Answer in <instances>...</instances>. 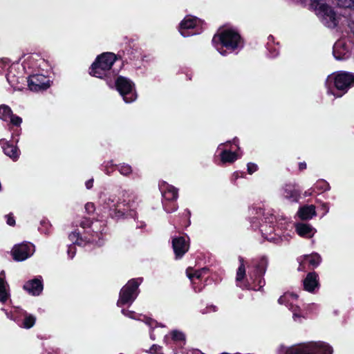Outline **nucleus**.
<instances>
[{"mask_svg":"<svg viewBox=\"0 0 354 354\" xmlns=\"http://www.w3.org/2000/svg\"><path fill=\"white\" fill-rule=\"evenodd\" d=\"M116 60L115 54L112 53H104L97 57L95 62L92 64L90 69V74L100 79H105L108 84L112 81V77L115 73L111 71V66Z\"/></svg>","mask_w":354,"mask_h":354,"instance_id":"nucleus-3","label":"nucleus"},{"mask_svg":"<svg viewBox=\"0 0 354 354\" xmlns=\"http://www.w3.org/2000/svg\"><path fill=\"white\" fill-rule=\"evenodd\" d=\"M297 295L294 293L286 292L279 297L278 302L280 304L285 305L292 312V317L295 322H300L303 316L300 313V308L297 304Z\"/></svg>","mask_w":354,"mask_h":354,"instance_id":"nucleus-9","label":"nucleus"},{"mask_svg":"<svg viewBox=\"0 0 354 354\" xmlns=\"http://www.w3.org/2000/svg\"><path fill=\"white\" fill-rule=\"evenodd\" d=\"M233 143H234V145H237V146H238V144H237V140H236V139H234V140H233Z\"/></svg>","mask_w":354,"mask_h":354,"instance_id":"nucleus-51","label":"nucleus"},{"mask_svg":"<svg viewBox=\"0 0 354 354\" xmlns=\"http://www.w3.org/2000/svg\"><path fill=\"white\" fill-rule=\"evenodd\" d=\"M283 196L292 202L298 201L300 192L293 185H286L282 189Z\"/></svg>","mask_w":354,"mask_h":354,"instance_id":"nucleus-22","label":"nucleus"},{"mask_svg":"<svg viewBox=\"0 0 354 354\" xmlns=\"http://www.w3.org/2000/svg\"><path fill=\"white\" fill-rule=\"evenodd\" d=\"M118 171L123 176H128L132 172V169L130 165L122 164L118 165Z\"/></svg>","mask_w":354,"mask_h":354,"instance_id":"nucleus-32","label":"nucleus"},{"mask_svg":"<svg viewBox=\"0 0 354 354\" xmlns=\"http://www.w3.org/2000/svg\"><path fill=\"white\" fill-rule=\"evenodd\" d=\"M304 259L308 261L309 264L313 267L318 266L322 261V258L317 253H313L310 255H305Z\"/></svg>","mask_w":354,"mask_h":354,"instance_id":"nucleus-29","label":"nucleus"},{"mask_svg":"<svg viewBox=\"0 0 354 354\" xmlns=\"http://www.w3.org/2000/svg\"><path fill=\"white\" fill-rule=\"evenodd\" d=\"M24 288L32 295H39L43 290V284L40 279H34L27 281Z\"/></svg>","mask_w":354,"mask_h":354,"instance_id":"nucleus-17","label":"nucleus"},{"mask_svg":"<svg viewBox=\"0 0 354 354\" xmlns=\"http://www.w3.org/2000/svg\"><path fill=\"white\" fill-rule=\"evenodd\" d=\"M171 201L163 202V207L166 212L171 213L175 212L178 207L176 204L170 203Z\"/></svg>","mask_w":354,"mask_h":354,"instance_id":"nucleus-34","label":"nucleus"},{"mask_svg":"<svg viewBox=\"0 0 354 354\" xmlns=\"http://www.w3.org/2000/svg\"><path fill=\"white\" fill-rule=\"evenodd\" d=\"M205 272V269L194 270L192 268H189L186 270L187 276L191 281H193L194 278L198 279H201L202 277L203 274Z\"/></svg>","mask_w":354,"mask_h":354,"instance_id":"nucleus-30","label":"nucleus"},{"mask_svg":"<svg viewBox=\"0 0 354 354\" xmlns=\"http://www.w3.org/2000/svg\"><path fill=\"white\" fill-rule=\"evenodd\" d=\"M13 69V67L12 66L8 72V73L6 75V78H7V80L8 82L10 84H14L15 82V75H12V72L11 71Z\"/></svg>","mask_w":354,"mask_h":354,"instance_id":"nucleus-42","label":"nucleus"},{"mask_svg":"<svg viewBox=\"0 0 354 354\" xmlns=\"http://www.w3.org/2000/svg\"><path fill=\"white\" fill-rule=\"evenodd\" d=\"M10 298V287L6 280V274L3 270L0 272V301L6 302Z\"/></svg>","mask_w":354,"mask_h":354,"instance_id":"nucleus-18","label":"nucleus"},{"mask_svg":"<svg viewBox=\"0 0 354 354\" xmlns=\"http://www.w3.org/2000/svg\"><path fill=\"white\" fill-rule=\"evenodd\" d=\"M141 279H131L121 289L117 305L122 307L124 305H131L138 295V286Z\"/></svg>","mask_w":354,"mask_h":354,"instance_id":"nucleus-7","label":"nucleus"},{"mask_svg":"<svg viewBox=\"0 0 354 354\" xmlns=\"http://www.w3.org/2000/svg\"><path fill=\"white\" fill-rule=\"evenodd\" d=\"M211 311H213V312L216 311V307L214 306H210L209 307H207L206 310L205 311H203V313H207Z\"/></svg>","mask_w":354,"mask_h":354,"instance_id":"nucleus-46","label":"nucleus"},{"mask_svg":"<svg viewBox=\"0 0 354 354\" xmlns=\"http://www.w3.org/2000/svg\"><path fill=\"white\" fill-rule=\"evenodd\" d=\"M322 207H323L324 209L326 210V213H327L328 212V205L324 203L322 205Z\"/></svg>","mask_w":354,"mask_h":354,"instance_id":"nucleus-49","label":"nucleus"},{"mask_svg":"<svg viewBox=\"0 0 354 354\" xmlns=\"http://www.w3.org/2000/svg\"><path fill=\"white\" fill-rule=\"evenodd\" d=\"M35 252V246L30 243L15 245L12 251V255L15 261H24Z\"/></svg>","mask_w":354,"mask_h":354,"instance_id":"nucleus-10","label":"nucleus"},{"mask_svg":"<svg viewBox=\"0 0 354 354\" xmlns=\"http://www.w3.org/2000/svg\"><path fill=\"white\" fill-rule=\"evenodd\" d=\"M338 5L342 7H351L353 5L354 0H337Z\"/></svg>","mask_w":354,"mask_h":354,"instance_id":"nucleus-39","label":"nucleus"},{"mask_svg":"<svg viewBox=\"0 0 354 354\" xmlns=\"http://www.w3.org/2000/svg\"><path fill=\"white\" fill-rule=\"evenodd\" d=\"M101 202L105 205V208L110 210H115L118 207L116 196L113 194H103L100 196Z\"/></svg>","mask_w":354,"mask_h":354,"instance_id":"nucleus-24","label":"nucleus"},{"mask_svg":"<svg viewBox=\"0 0 354 354\" xmlns=\"http://www.w3.org/2000/svg\"><path fill=\"white\" fill-rule=\"evenodd\" d=\"M76 253V248L75 245H70L68 248V257L72 259Z\"/></svg>","mask_w":354,"mask_h":354,"instance_id":"nucleus-41","label":"nucleus"},{"mask_svg":"<svg viewBox=\"0 0 354 354\" xmlns=\"http://www.w3.org/2000/svg\"><path fill=\"white\" fill-rule=\"evenodd\" d=\"M161 349V347L160 346L153 344L149 349V353L151 354L158 353Z\"/></svg>","mask_w":354,"mask_h":354,"instance_id":"nucleus-43","label":"nucleus"},{"mask_svg":"<svg viewBox=\"0 0 354 354\" xmlns=\"http://www.w3.org/2000/svg\"><path fill=\"white\" fill-rule=\"evenodd\" d=\"M41 227H39V231L44 234H48L49 232V228L50 227V224L48 221L43 220L40 223Z\"/></svg>","mask_w":354,"mask_h":354,"instance_id":"nucleus-35","label":"nucleus"},{"mask_svg":"<svg viewBox=\"0 0 354 354\" xmlns=\"http://www.w3.org/2000/svg\"><path fill=\"white\" fill-rule=\"evenodd\" d=\"M150 337H151V338L152 339H154V337H153V334H151V335H150Z\"/></svg>","mask_w":354,"mask_h":354,"instance_id":"nucleus-53","label":"nucleus"},{"mask_svg":"<svg viewBox=\"0 0 354 354\" xmlns=\"http://www.w3.org/2000/svg\"><path fill=\"white\" fill-rule=\"evenodd\" d=\"M303 285L305 290L313 292L319 286L318 274L315 272H309L304 279Z\"/></svg>","mask_w":354,"mask_h":354,"instance_id":"nucleus-16","label":"nucleus"},{"mask_svg":"<svg viewBox=\"0 0 354 354\" xmlns=\"http://www.w3.org/2000/svg\"><path fill=\"white\" fill-rule=\"evenodd\" d=\"M172 245L177 258L182 257L189 248V245L185 237L174 238L172 241Z\"/></svg>","mask_w":354,"mask_h":354,"instance_id":"nucleus-15","label":"nucleus"},{"mask_svg":"<svg viewBox=\"0 0 354 354\" xmlns=\"http://www.w3.org/2000/svg\"><path fill=\"white\" fill-rule=\"evenodd\" d=\"M315 188L322 192H324L330 189V186L326 181L324 180H320L316 183Z\"/></svg>","mask_w":354,"mask_h":354,"instance_id":"nucleus-33","label":"nucleus"},{"mask_svg":"<svg viewBox=\"0 0 354 354\" xmlns=\"http://www.w3.org/2000/svg\"><path fill=\"white\" fill-rule=\"evenodd\" d=\"M86 185V187L87 189H91L92 187H93V179H90L88 180H87L85 183Z\"/></svg>","mask_w":354,"mask_h":354,"instance_id":"nucleus-47","label":"nucleus"},{"mask_svg":"<svg viewBox=\"0 0 354 354\" xmlns=\"http://www.w3.org/2000/svg\"><path fill=\"white\" fill-rule=\"evenodd\" d=\"M266 262L265 260H262L257 267V272L258 274L261 275L264 274L266 271Z\"/></svg>","mask_w":354,"mask_h":354,"instance_id":"nucleus-37","label":"nucleus"},{"mask_svg":"<svg viewBox=\"0 0 354 354\" xmlns=\"http://www.w3.org/2000/svg\"><path fill=\"white\" fill-rule=\"evenodd\" d=\"M85 209L88 213H91L94 210V205L93 203H87L85 205Z\"/></svg>","mask_w":354,"mask_h":354,"instance_id":"nucleus-45","label":"nucleus"},{"mask_svg":"<svg viewBox=\"0 0 354 354\" xmlns=\"http://www.w3.org/2000/svg\"><path fill=\"white\" fill-rule=\"evenodd\" d=\"M28 82L29 88L33 91L46 90L50 86L49 78L41 74L30 75Z\"/></svg>","mask_w":354,"mask_h":354,"instance_id":"nucleus-11","label":"nucleus"},{"mask_svg":"<svg viewBox=\"0 0 354 354\" xmlns=\"http://www.w3.org/2000/svg\"><path fill=\"white\" fill-rule=\"evenodd\" d=\"M160 189L162 192L164 202L175 201L178 198V189L174 186L169 185L166 182H162L159 185Z\"/></svg>","mask_w":354,"mask_h":354,"instance_id":"nucleus-14","label":"nucleus"},{"mask_svg":"<svg viewBox=\"0 0 354 354\" xmlns=\"http://www.w3.org/2000/svg\"><path fill=\"white\" fill-rule=\"evenodd\" d=\"M315 206L313 205H305L301 207L298 212L299 218L302 220H308L315 216Z\"/></svg>","mask_w":354,"mask_h":354,"instance_id":"nucleus-25","label":"nucleus"},{"mask_svg":"<svg viewBox=\"0 0 354 354\" xmlns=\"http://www.w3.org/2000/svg\"><path fill=\"white\" fill-rule=\"evenodd\" d=\"M295 229L297 234L304 238H311L316 232V230L307 223H297L295 225Z\"/></svg>","mask_w":354,"mask_h":354,"instance_id":"nucleus-21","label":"nucleus"},{"mask_svg":"<svg viewBox=\"0 0 354 354\" xmlns=\"http://www.w3.org/2000/svg\"><path fill=\"white\" fill-rule=\"evenodd\" d=\"M69 239L73 243V245L80 244L79 233L74 232L69 234Z\"/></svg>","mask_w":354,"mask_h":354,"instance_id":"nucleus-38","label":"nucleus"},{"mask_svg":"<svg viewBox=\"0 0 354 354\" xmlns=\"http://www.w3.org/2000/svg\"><path fill=\"white\" fill-rule=\"evenodd\" d=\"M239 261L240 266L238 268L236 277V285L241 287V288H248L249 286L248 283L243 282V280L245 275V268L243 259L242 257H239Z\"/></svg>","mask_w":354,"mask_h":354,"instance_id":"nucleus-23","label":"nucleus"},{"mask_svg":"<svg viewBox=\"0 0 354 354\" xmlns=\"http://www.w3.org/2000/svg\"><path fill=\"white\" fill-rule=\"evenodd\" d=\"M333 348L324 342H309L288 348L286 354H332Z\"/></svg>","mask_w":354,"mask_h":354,"instance_id":"nucleus-6","label":"nucleus"},{"mask_svg":"<svg viewBox=\"0 0 354 354\" xmlns=\"http://www.w3.org/2000/svg\"><path fill=\"white\" fill-rule=\"evenodd\" d=\"M7 218V223L9 225H14L15 224V221L14 219V218L11 216V215H6V216Z\"/></svg>","mask_w":354,"mask_h":354,"instance_id":"nucleus-44","label":"nucleus"},{"mask_svg":"<svg viewBox=\"0 0 354 354\" xmlns=\"http://www.w3.org/2000/svg\"><path fill=\"white\" fill-rule=\"evenodd\" d=\"M115 87L126 103H130L136 100L137 95L134 90V85L129 79L118 77L115 80Z\"/></svg>","mask_w":354,"mask_h":354,"instance_id":"nucleus-8","label":"nucleus"},{"mask_svg":"<svg viewBox=\"0 0 354 354\" xmlns=\"http://www.w3.org/2000/svg\"><path fill=\"white\" fill-rule=\"evenodd\" d=\"M0 119L4 122H9L12 125L19 127L22 122V119L12 113L11 109L6 105H0Z\"/></svg>","mask_w":354,"mask_h":354,"instance_id":"nucleus-13","label":"nucleus"},{"mask_svg":"<svg viewBox=\"0 0 354 354\" xmlns=\"http://www.w3.org/2000/svg\"><path fill=\"white\" fill-rule=\"evenodd\" d=\"M122 313L124 316L128 317H129L131 319H138V320H142L143 322H145L146 323V324H147L150 327H153V325H156V322L155 321L152 320L150 318H147L145 317H144V319H141V318H140L141 315H137L136 314V313L133 312V311L122 309Z\"/></svg>","mask_w":354,"mask_h":354,"instance_id":"nucleus-27","label":"nucleus"},{"mask_svg":"<svg viewBox=\"0 0 354 354\" xmlns=\"http://www.w3.org/2000/svg\"><path fill=\"white\" fill-rule=\"evenodd\" d=\"M353 83L354 75L352 74L344 72L331 74L326 80L327 93L333 95L335 97H340L347 92Z\"/></svg>","mask_w":354,"mask_h":354,"instance_id":"nucleus-2","label":"nucleus"},{"mask_svg":"<svg viewBox=\"0 0 354 354\" xmlns=\"http://www.w3.org/2000/svg\"><path fill=\"white\" fill-rule=\"evenodd\" d=\"M310 6L325 26L328 28H335L337 26L339 17L323 0H310Z\"/></svg>","mask_w":354,"mask_h":354,"instance_id":"nucleus-5","label":"nucleus"},{"mask_svg":"<svg viewBox=\"0 0 354 354\" xmlns=\"http://www.w3.org/2000/svg\"><path fill=\"white\" fill-rule=\"evenodd\" d=\"M257 214L263 215L262 223L260 224L259 228L263 235L270 234L272 232H275V227L281 230L286 229L288 225V221L286 218L281 217L277 219L272 213L269 212L265 213L261 208L257 210Z\"/></svg>","mask_w":354,"mask_h":354,"instance_id":"nucleus-4","label":"nucleus"},{"mask_svg":"<svg viewBox=\"0 0 354 354\" xmlns=\"http://www.w3.org/2000/svg\"><path fill=\"white\" fill-rule=\"evenodd\" d=\"M247 169L249 174H252L254 172L257 171L258 166L252 162H249L247 165Z\"/></svg>","mask_w":354,"mask_h":354,"instance_id":"nucleus-40","label":"nucleus"},{"mask_svg":"<svg viewBox=\"0 0 354 354\" xmlns=\"http://www.w3.org/2000/svg\"><path fill=\"white\" fill-rule=\"evenodd\" d=\"M305 195L307 196V195H310V193H308V192H305Z\"/></svg>","mask_w":354,"mask_h":354,"instance_id":"nucleus-52","label":"nucleus"},{"mask_svg":"<svg viewBox=\"0 0 354 354\" xmlns=\"http://www.w3.org/2000/svg\"><path fill=\"white\" fill-rule=\"evenodd\" d=\"M230 142H227L226 143H222L218 147V149L221 151V153H220V156H221V160L223 163H227V162L232 163L236 160H237L239 158V156L236 154V153L232 152L230 150H227L226 149H222L223 146H225L226 145H227Z\"/></svg>","mask_w":354,"mask_h":354,"instance_id":"nucleus-19","label":"nucleus"},{"mask_svg":"<svg viewBox=\"0 0 354 354\" xmlns=\"http://www.w3.org/2000/svg\"><path fill=\"white\" fill-rule=\"evenodd\" d=\"M200 23V20L196 17L188 15L184 18L179 26V32L183 37H189L194 35L195 32H189V30L196 28Z\"/></svg>","mask_w":354,"mask_h":354,"instance_id":"nucleus-12","label":"nucleus"},{"mask_svg":"<svg viewBox=\"0 0 354 354\" xmlns=\"http://www.w3.org/2000/svg\"><path fill=\"white\" fill-rule=\"evenodd\" d=\"M124 197H125V198H124L123 203L128 205L130 209H134L137 207V201L138 199V196L133 193H126V194L124 195Z\"/></svg>","mask_w":354,"mask_h":354,"instance_id":"nucleus-28","label":"nucleus"},{"mask_svg":"<svg viewBox=\"0 0 354 354\" xmlns=\"http://www.w3.org/2000/svg\"><path fill=\"white\" fill-rule=\"evenodd\" d=\"M122 214H123L119 211L118 212H115V217H119L120 216H122Z\"/></svg>","mask_w":354,"mask_h":354,"instance_id":"nucleus-50","label":"nucleus"},{"mask_svg":"<svg viewBox=\"0 0 354 354\" xmlns=\"http://www.w3.org/2000/svg\"><path fill=\"white\" fill-rule=\"evenodd\" d=\"M212 42L216 50L222 55H226L227 53L226 50H223L224 47L231 51L242 47L241 36L232 29L220 30L213 37Z\"/></svg>","mask_w":354,"mask_h":354,"instance_id":"nucleus-1","label":"nucleus"},{"mask_svg":"<svg viewBox=\"0 0 354 354\" xmlns=\"http://www.w3.org/2000/svg\"><path fill=\"white\" fill-rule=\"evenodd\" d=\"M306 168V164L305 162H301L299 164V169L301 170L304 169Z\"/></svg>","mask_w":354,"mask_h":354,"instance_id":"nucleus-48","label":"nucleus"},{"mask_svg":"<svg viewBox=\"0 0 354 354\" xmlns=\"http://www.w3.org/2000/svg\"><path fill=\"white\" fill-rule=\"evenodd\" d=\"M0 144L1 145L4 153L6 156H9L14 161H16L19 158L20 152L16 146L8 143L3 139L0 140Z\"/></svg>","mask_w":354,"mask_h":354,"instance_id":"nucleus-20","label":"nucleus"},{"mask_svg":"<svg viewBox=\"0 0 354 354\" xmlns=\"http://www.w3.org/2000/svg\"><path fill=\"white\" fill-rule=\"evenodd\" d=\"M2 62L4 63H6V59H2Z\"/></svg>","mask_w":354,"mask_h":354,"instance_id":"nucleus-55","label":"nucleus"},{"mask_svg":"<svg viewBox=\"0 0 354 354\" xmlns=\"http://www.w3.org/2000/svg\"><path fill=\"white\" fill-rule=\"evenodd\" d=\"M173 339L175 341H183L185 339V335L182 332L178 330H174L171 333Z\"/></svg>","mask_w":354,"mask_h":354,"instance_id":"nucleus-36","label":"nucleus"},{"mask_svg":"<svg viewBox=\"0 0 354 354\" xmlns=\"http://www.w3.org/2000/svg\"><path fill=\"white\" fill-rule=\"evenodd\" d=\"M10 319H15L14 315H12L10 316Z\"/></svg>","mask_w":354,"mask_h":354,"instance_id":"nucleus-54","label":"nucleus"},{"mask_svg":"<svg viewBox=\"0 0 354 354\" xmlns=\"http://www.w3.org/2000/svg\"><path fill=\"white\" fill-rule=\"evenodd\" d=\"M348 50L344 47V43L337 41L333 46V55L337 59H346L348 57Z\"/></svg>","mask_w":354,"mask_h":354,"instance_id":"nucleus-26","label":"nucleus"},{"mask_svg":"<svg viewBox=\"0 0 354 354\" xmlns=\"http://www.w3.org/2000/svg\"><path fill=\"white\" fill-rule=\"evenodd\" d=\"M35 317L31 315H25L24 319L22 322V326L25 328H30L35 325Z\"/></svg>","mask_w":354,"mask_h":354,"instance_id":"nucleus-31","label":"nucleus"}]
</instances>
